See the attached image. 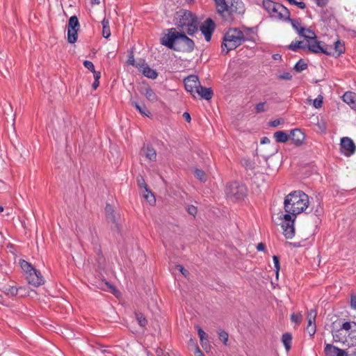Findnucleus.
<instances>
[{
	"instance_id": "5701e85b",
	"label": "nucleus",
	"mask_w": 356,
	"mask_h": 356,
	"mask_svg": "<svg viewBox=\"0 0 356 356\" xmlns=\"http://www.w3.org/2000/svg\"><path fill=\"white\" fill-rule=\"evenodd\" d=\"M299 35L303 37L307 42H309V40H313L316 39V35L315 33L309 29L301 28L299 31Z\"/></svg>"
},
{
	"instance_id": "09e8293b",
	"label": "nucleus",
	"mask_w": 356,
	"mask_h": 356,
	"mask_svg": "<svg viewBox=\"0 0 356 356\" xmlns=\"http://www.w3.org/2000/svg\"><path fill=\"white\" fill-rule=\"evenodd\" d=\"M291 319L293 322L299 324L302 320L301 314H293L291 316Z\"/></svg>"
},
{
	"instance_id": "393cba45",
	"label": "nucleus",
	"mask_w": 356,
	"mask_h": 356,
	"mask_svg": "<svg viewBox=\"0 0 356 356\" xmlns=\"http://www.w3.org/2000/svg\"><path fill=\"white\" fill-rule=\"evenodd\" d=\"M331 51L334 54H332V56H335L336 57L339 56L341 54H343L345 51L344 44L339 40L336 41L334 42V49L332 47Z\"/></svg>"
},
{
	"instance_id": "aec40b11",
	"label": "nucleus",
	"mask_w": 356,
	"mask_h": 356,
	"mask_svg": "<svg viewBox=\"0 0 356 356\" xmlns=\"http://www.w3.org/2000/svg\"><path fill=\"white\" fill-rule=\"evenodd\" d=\"M141 152L150 161H155L156 159V150L149 144L144 145L141 149Z\"/></svg>"
},
{
	"instance_id": "f257e3e1",
	"label": "nucleus",
	"mask_w": 356,
	"mask_h": 356,
	"mask_svg": "<svg viewBox=\"0 0 356 356\" xmlns=\"http://www.w3.org/2000/svg\"><path fill=\"white\" fill-rule=\"evenodd\" d=\"M161 38V44L170 49L184 53H190L194 50L195 42L186 32H179L175 28L166 30Z\"/></svg>"
},
{
	"instance_id": "774afa93",
	"label": "nucleus",
	"mask_w": 356,
	"mask_h": 356,
	"mask_svg": "<svg viewBox=\"0 0 356 356\" xmlns=\"http://www.w3.org/2000/svg\"><path fill=\"white\" fill-rule=\"evenodd\" d=\"M195 356H204L203 353L200 350L198 346H197L195 352Z\"/></svg>"
},
{
	"instance_id": "de8ad7c7",
	"label": "nucleus",
	"mask_w": 356,
	"mask_h": 356,
	"mask_svg": "<svg viewBox=\"0 0 356 356\" xmlns=\"http://www.w3.org/2000/svg\"><path fill=\"white\" fill-rule=\"evenodd\" d=\"M83 65L86 68H87L88 70H90V72H94L95 70V66L93 65V63L91 62V61H89V60H85L83 62Z\"/></svg>"
},
{
	"instance_id": "6e6d98bb",
	"label": "nucleus",
	"mask_w": 356,
	"mask_h": 356,
	"mask_svg": "<svg viewBox=\"0 0 356 356\" xmlns=\"http://www.w3.org/2000/svg\"><path fill=\"white\" fill-rule=\"evenodd\" d=\"M307 332L309 333V334L312 337L314 335L316 331V327H312V325L310 327H307L306 328Z\"/></svg>"
},
{
	"instance_id": "2f4dec72",
	"label": "nucleus",
	"mask_w": 356,
	"mask_h": 356,
	"mask_svg": "<svg viewBox=\"0 0 356 356\" xmlns=\"http://www.w3.org/2000/svg\"><path fill=\"white\" fill-rule=\"evenodd\" d=\"M102 35L105 38H108L111 35L110 27H109V20L106 17L102 22Z\"/></svg>"
},
{
	"instance_id": "7ed1b4c3",
	"label": "nucleus",
	"mask_w": 356,
	"mask_h": 356,
	"mask_svg": "<svg viewBox=\"0 0 356 356\" xmlns=\"http://www.w3.org/2000/svg\"><path fill=\"white\" fill-rule=\"evenodd\" d=\"M284 204L286 213L296 217L308 207L309 197L301 191H295L285 197Z\"/></svg>"
},
{
	"instance_id": "13d9d810",
	"label": "nucleus",
	"mask_w": 356,
	"mask_h": 356,
	"mask_svg": "<svg viewBox=\"0 0 356 356\" xmlns=\"http://www.w3.org/2000/svg\"><path fill=\"white\" fill-rule=\"evenodd\" d=\"M281 123V120L280 119H276L269 122V125L273 127H276L280 125Z\"/></svg>"
},
{
	"instance_id": "f704fd0d",
	"label": "nucleus",
	"mask_w": 356,
	"mask_h": 356,
	"mask_svg": "<svg viewBox=\"0 0 356 356\" xmlns=\"http://www.w3.org/2000/svg\"><path fill=\"white\" fill-rule=\"evenodd\" d=\"M241 164L246 170H253L255 168V163L250 159H243L241 160Z\"/></svg>"
},
{
	"instance_id": "f8f14e48",
	"label": "nucleus",
	"mask_w": 356,
	"mask_h": 356,
	"mask_svg": "<svg viewBox=\"0 0 356 356\" xmlns=\"http://www.w3.org/2000/svg\"><path fill=\"white\" fill-rule=\"evenodd\" d=\"M26 280L29 284L38 287L44 283V280L42 276L40 270L35 269L33 271L28 274Z\"/></svg>"
},
{
	"instance_id": "bf43d9fd",
	"label": "nucleus",
	"mask_w": 356,
	"mask_h": 356,
	"mask_svg": "<svg viewBox=\"0 0 356 356\" xmlns=\"http://www.w3.org/2000/svg\"><path fill=\"white\" fill-rule=\"evenodd\" d=\"M317 6L324 7L327 3V0H315Z\"/></svg>"
},
{
	"instance_id": "ea45409f",
	"label": "nucleus",
	"mask_w": 356,
	"mask_h": 356,
	"mask_svg": "<svg viewBox=\"0 0 356 356\" xmlns=\"http://www.w3.org/2000/svg\"><path fill=\"white\" fill-rule=\"evenodd\" d=\"M282 19L290 22L293 28L299 33V31L302 27H300V23L298 19L290 18V14L289 15V18H283Z\"/></svg>"
},
{
	"instance_id": "0e129e2a",
	"label": "nucleus",
	"mask_w": 356,
	"mask_h": 356,
	"mask_svg": "<svg viewBox=\"0 0 356 356\" xmlns=\"http://www.w3.org/2000/svg\"><path fill=\"white\" fill-rule=\"evenodd\" d=\"M265 248H266V245L263 243H259L257 245V250L258 251H264L265 250Z\"/></svg>"
},
{
	"instance_id": "58836bf2",
	"label": "nucleus",
	"mask_w": 356,
	"mask_h": 356,
	"mask_svg": "<svg viewBox=\"0 0 356 356\" xmlns=\"http://www.w3.org/2000/svg\"><path fill=\"white\" fill-rule=\"evenodd\" d=\"M307 68V64L302 60L300 59L298 62L295 65L293 69L297 72H301L302 71L306 70Z\"/></svg>"
},
{
	"instance_id": "39448f33",
	"label": "nucleus",
	"mask_w": 356,
	"mask_h": 356,
	"mask_svg": "<svg viewBox=\"0 0 356 356\" xmlns=\"http://www.w3.org/2000/svg\"><path fill=\"white\" fill-rule=\"evenodd\" d=\"M245 41L243 31L236 28L229 29L224 35L221 44L222 51L228 54Z\"/></svg>"
},
{
	"instance_id": "49530a36",
	"label": "nucleus",
	"mask_w": 356,
	"mask_h": 356,
	"mask_svg": "<svg viewBox=\"0 0 356 356\" xmlns=\"http://www.w3.org/2000/svg\"><path fill=\"white\" fill-rule=\"evenodd\" d=\"M197 332H198V335L200 337V341L202 343V346L204 347V345H203L204 340V339L207 340V335L200 327L198 328Z\"/></svg>"
},
{
	"instance_id": "c85d7f7f",
	"label": "nucleus",
	"mask_w": 356,
	"mask_h": 356,
	"mask_svg": "<svg viewBox=\"0 0 356 356\" xmlns=\"http://www.w3.org/2000/svg\"><path fill=\"white\" fill-rule=\"evenodd\" d=\"M274 138L277 143H286L289 139V135L283 131H277L274 134Z\"/></svg>"
},
{
	"instance_id": "cd10ccee",
	"label": "nucleus",
	"mask_w": 356,
	"mask_h": 356,
	"mask_svg": "<svg viewBox=\"0 0 356 356\" xmlns=\"http://www.w3.org/2000/svg\"><path fill=\"white\" fill-rule=\"evenodd\" d=\"M292 334L289 332H286L282 336V342L283 343L285 349L289 351L291 348Z\"/></svg>"
},
{
	"instance_id": "4d7b16f0",
	"label": "nucleus",
	"mask_w": 356,
	"mask_h": 356,
	"mask_svg": "<svg viewBox=\"0 0 356 356\" xmlns=\"http://www.w3.org/2000/svg\"><path fill=\"white\" fill-rule=\"evenodd\" d=\"M17 292H18V289L15 286L10 287L8 290V293L13 296H17Z\"/></svg>"
},
{
	"instance_id": "9d476101",
	"label": "nucleus",
	"mask_w": 356,
	"mask_h": 356,
	"mask_svg": "<svg viewBox=\"0 0 356 356\" xmlns=\"http://www.w3.org/2000/svg\"><path fill=\"white\" fill-rule=\"evenodd\" d=\"M184 83L186 90L194 96L193 93L196 92V90L198 89L200 85L198 76L190 75L184 79Z\"/></svg>"
},
{
	"instance_id": "680f3d73",
	"label": "nucleus",
	"mask_w": 356,
	"mask_h": 356,
	"mask_svg": "<svg viewBox=\"0 0 356 356\" xmlns=\"http://www.w3.org/2000/svg\"><path fill=\"white\" fill-rule=\"evenodd\" d=\"M351 307L356 309V296H353L350 299Z\"/></svg>"
},
{
	"instance_id": "f03ea898",
	"label": "nucleus",
	"mask_w": 356,
	"mask_h": 356,
	"mask_svg": "<svg viewBox=\"0 0 356 356\" xmlns=\"http://www.w3.org/2000/svg\"><path fill=\"white\" fill-rule=\"evenodd\" d=\"M218 13L228 22H233L238 16L245 11L241 0H214Z\"/></svg>"
},
{
	"instance_id": "864d4df0",
	"label": "nucleus",
	"mask_w": 356,
	"mask_h": 356,
	"mask_svg": "<svg viewBox=\"0 0 356 356\" xmlns=\"http://www.w3.org/2000/svg\"><path fill=\"white\" fill-rule=\"evenodd\" d=\"M291 78L292 76L289 72H284L279 76V79L284 80H291Z\"/></svg>"
},
{
	"instance_id": "338daca9",
	"label": "nucleus",
	"mask_w": 356,
	"mask_h": 356,
	"mask_svg": "<svg viewBox=\"0 0 356 356\" xmlns=\"http://www.w3.org/2000/svg\"><path fill=\"white\" fill-rule=\"evenodd\" d=\"M106 286H108V288L111 289V292L113 293V294H116V293L118 292V291L115 289V288L110 283L108 282H106Z\"/></svg>"
},
{
	"instance_id": "c756f323",
	"label": "nucleus",
	"mask_w": 356,
	"mask_h": 356,
	"mask_svg": "<svg viewBox=\"0 0 356 356\" xmlns=\"http://www.w3.org/2000/svg\"><path fill=\"white\" fill-rule=\"evenodd\" d=\"M78 31L67 26V41L69 43L73 44L76 42Z\"/></svg>"
},
{
	"instance_id": "2eb2a0df",
	"label": "nucleus",
	"mask_w": 356,
	"mask_h": 356,
	"mask_svg": "<svg viewBox=\"0 0 356 356\" xmlns=\"http://www.w3.org/2000/svg\"><path fill=\"white\" fill-rule=\"evenodd\" d=\"M106 220L109 222H112L113 225L111 226V229L118 232L119 226L116 222L115 216L114 214V210L111 205L107 204L105 207Z\"/></svg>"
},
{
	"instance_id": "b1692460",
	"label": "nucleus",
	"mask_w": 356,
	"mask_h": 356,
	"mask_svg": "<svg viewBox=\"0 0 356 356\" xmlns=\"http://www.w3.org/2000/svg\"><path fill=\"white\" fill-rule=\"evenodd\" d=\"M141 72L145 76L149 79H155L158 76L156 71L152 69L147 65L143 67Z\"/></svg>"
},
{
	"instance_id": "a211bd4d",
	"label": "nucleus",
	"mask_w": 356,
	"mask_h": 356,
	"mask_svg": "<svg viewBox=\"0 0 356 356\" xmlns=\"http://www.w3.org/2000/svg\"><path fill=\"white\" fill-rule=\"evenodd\" d=\"M283 233L286 238H292L295 235L294 221L283 222L282 224Z\"/></svg>"
},
{
	"instance_id": "4468645a",
	"label": "nucleus",
	"mask_w": 356,
	"mask_h": 356,
	"mask_svg": "<svg viewBox=\"0 0 356 356\" xmlns=\"http://www.w3.org/2000/svg\"><path fill=\"white\" fill-rule=\"evenodd\" d=\"M289 138L296 146H300L303 143L305 135L300 129H294L291 131Z\"/></svg>"
},
{
	"instance_id": "20e7f679",
	"label": "nucleus",
	"mask_w": 356,
	"mask_h": 356,
	"mask_svg": "<svg viewBox=\"0 0 356 356\" xmlns=\"http://www.w3.org/2000/svg\"><path fill=\"white\" fill-rule=\"evenodd\" d=\"M175 22L179 29V32H186L189 35H193L198 31V19L195 15L188 10L181 9L177 11L175 16Z\"/></svg>"
},
{
	"instance_id": "4be33fe9",
	"label": "nucleus",
	"mask_w": 356,
	"mask_h": 356,
	"mask_svg": "<svg viewBox=\"0 0 356 356\" xmlns=\"http://www.w3.org/2000/svg\"><path fill=\"white\" fill-rule=\"evenodd\" d=\"M196 92L206 100H209L213 97V90L211 88H208L200 85L198 89L196 90Z\"/></svg>"
},
{
	"instance_id": "f3484780",
	"label": "nucleus",
	"mask_w": 356,
	"mask_h": 356,
	"mask_svg": "<svg viewBox=\"0 0 356 356\" xmlns=\"http://www.w3.org/2000/svg\"><path fill=\"white\" fill-rule=\"evenodd\" d=\"M137 183L138 185L140 188H144L145 189V191L147 193V194L144 195V197L148 200L149 203L155 202L156 200L154 196V195L152 193V192L149 190L147 188V185L145 183V179L143 177H140L137 178Z\"/></svg>"
},
{
	"instance_id": "e433bc0d",
	"label": "nucleus",
	"mask_w": 356,
	"mask_h": 356,
	"mask_svg": "<svg viewBox=\"0 0 356 356\" xmlns=\"http://www.w3.org/2000/svg\"><path fill=\"white\" fill-rule=\"evenodd\" d=\"M194 175L197 179L200 180L202 182H205L207 179V176L206 173L200 169H195L194 171Z\"/></svg>"
},
{
	"instance_id": "9b49d317",
	"label": "nucleus",
	"mask_w": 356,
	"mask_h": 356,
	"mask_svg": "<svg viewBox=\"0 0 356 356\" xmlns=\"http://www.w3.org/2000/svg\"><path fill=\"white\" fill-rule=\"evenodd\" d=\"M340 146L341 149L346 151L344 152L346 156L353 155L356 150V146L353 140L348 137H343L341 139Z\"/></svg>"
},
{
	"instance_id": "603ef678",
	"label": "nucleus",
	"mask_w": 356,
	"mask_h": 356,
	"mask_svg": "<svg viewBox=\"0 0 356 356\" xmlns=\"http://www.w3.org/2000/svg\"><path fill=\"white\" fill-rule=\"evenodd\" d=\"M291 5L297 6L301 9H305L306 8V5L303 1H296V0H293V2L291 3Z\"/></svg>"
},
{
	"instance_id": "69168bd1",
	"label": "nucleus",
	"mask_w": 356,
	"mask_h": 356,
	"mask_svg": "<svg viewBox=\"0 0 356 356\" xmlns=\"http://www.w3.org/2000/svg\"><path fill=\"white\" fill-rule=\"evenodd\" d=\"M183 118H184V120H185L186 121H187L188 122H191V115H190V114H189L188 113H187V112H184V113H183Z\"/></svg>"
},
{
	"instance_id": "ddd939ff",
	"label": "nucleus",
	"mask_w": 356,
	"mask_h": 356,
	"mask_svg": "<svg viewBox=\"0 0 356 356\" xmlns=\"http://www.w3.org/2000/svg\"><path fill=\"white\" fill-rule=\"evenodd\" d=\"M324 353L325 356H348V353L332 344L325 343Z\"/></svg>"
},
{
	"instance_id": "a878e982",
	"label": "nucleus",
	"mask_w": 356,
	"mask_h": 356,
	"mask_svg": "<svg viewBox=\"0 0 356 356\" xmlns=\"http://www.w3.org/2000/svg\"><path fill=\"white\" fill-rule=\"evenodd\" d=\"M353 327L354 328L348 333L346 337L348 339L347 345L350 347L356 346V323L353 324Z\"/></svg>"
},
{
	"instance_id": "e2e57ef3",
	"label": "nucleus",
	"mask_w": 356,
	"mask_h": 356,
	"mask_svg": "<svg viewBox=\"0 0 356 356\" xmlns=\"http://www.w3.org/2000/svg\"><path fill=\"white\" fill-rule=\"evenodd\" d=\"M127 63H128L129 65H135V59H134V55H133V54H130V56H129V58H128Z\"/></svg>"
},
{
	"instance_id": "052dcab7",
	"label": "nucleus",
	"mask_w": 356,
	"mask_h": 356,
	"mask_svg": "<svg viewBox=\"0 0 356 356\" xmlns=\"http://www.w3.org/2000/svg\"><path fill=\"white\" fill-rule=\"evenodd\" d=\"M95 250L97 252V254H98V256L99 257V258H102L103 257L102 249H101V247L99 245H97L95 247Z\"/></svg>"
},
{
	"instance_id": "c03bdc74",
	"label": "nucleus",
	"mask_w": 356,
	"mask_h": 356,
	"mask_svg": "<svg viewBox=\"0 0 356 356\" xmlns=\"http://www.w3.org/2000/svg\"><path fill=\"white\" fill-rule=\"evenodd\" d=\"M273 259L275 268V270H276V275H277V276H278V273H279V270L280 269V258H279L278 256L274 255L273 257Z\"/></svg>"
},
{
	"instance_id": "7c9ffc66",
	"label": "nucleus",
	"mask_w": 356,
	"mask_h": 356,
	"mask_svg": "<svg viewBox=\"0 0 356 356\" xmlns=\"http://www.w3.org/2000/svg\"><path fill=\"white\" fill-rule=\"evenodd\" d=\"M288 49L293 51H298L300 49L307 50V44H305L302 41H295L288 46Z\"/></svg>"
},
{
	"instance_id": "a19ab883",
	"label": "nucleus",
	"mask_w": 356,
	"mask_h": 356,
	"mask_svg": "<svg viewBox=\"0 0 356 356\" xmlns=\"http://www.w3.org/2000/svg\"><path fill=\"white\" fill-rule=\"evenodd\" d=\"M354 323H356L355 322H345L341 325L340 328L342 330H346L348 332H349L350 331H351L353 330V328H354V327H353Z\"/></svg>"
},
{
	"instance_id": "473e14b6",
	"label": "nucleus",
	"mask_w": 356,
	"mask_h": 356,
	"mask_svg": "<svg viewBox=\"0 0 356 356\" xmlns=\"http://www.w3.org/2000/svg\"><path fill=\"white\" fill-rule=\"evenodd\" d=\"M316 311L314 309H311L307 314V321L308 325L307 327H316Z\"/></svg>"
},
{
	"instance_id": "dca6fc26",
	"label": "nucleus",
	"mask_w": 356,
	"mask_h": 356,
	"mask_svg": "<svg viewBox=\"0 0 356 356\" xmlns=\"http://www.w3.org/2000/svg\"><path fill=\"white\" fill-rule=\"evenodd\" d=\"M334 325H335V322L333 323L331 325V327H332L331 333L332 334L333 341L334 342H341L343 344H345V343L347 344L348 339H347L346 334H342V330L341 328L334 330Z\"/></svg>"
},
{
	"instance_id": "c9c22d12",
	"label": "nucleus",
	"mask_w": 356,
	"mask_h": 356,
	"mask_svg": "<svg viewBox=\"0 0 356 356\" xmlns=\"http://www.w3.org/2000/svg\"><path fill=\"white\" fill-rule=\"evenodd\" d=\"M135 315L136 318L140 327H143L147 324V320L146 319L143 314L140 312H136Z\"/></svg>"
},
{
	"instance_id": "1a4fd4ad",
	"label": "nucleus",
	"mask_w": 356,
	"mask_h": 356,
	"mask_svg": "<svg viewBox=\"0 0 356 356\" xmlns=\"http://www.w3.org/2000/svg\"><path fill=\"white\" fill-rule=\"evenodd\" d=\"M200 30L204 35L205 40L209 42L216 29V24L211 18H207L202 25L199 24Z\"/></svg>"
},
{
	"instance_id": "6e6552de",
	"label": "nucleus",
	"mask_w": 356,
	"mask_h": 356,
	"mask_svg": "<svg viewBox=\"0 0 356 356\" xmlns=\"http://www.w3.org/2000/svg\"><path fill=\"white\" fill-rule=\"evenodd\" d=\"M307 50L314 54L322 53L327 56L334 54L332 52V47H328L324 42L318 41L316 39L309 40L307 44Z\"/></svg>"
},
{
	"instance_id": "0eeeda50",
	"label": "nucleus",
	"mask_w": 356,
	"mask_h": 356,
	"mask_svg": "<svg viewBox=\"0 0 356 356\" xmlns=\"http://www.w3.org/2000/svg\"><path fill=\"white\" fill-rule=\"evenodd\" d=\"M247 194L245 186L238 181H233L227 185L226 195L232 201L241 200Z\"/></svg>"
},
{
	"instance_id": "37998d69",
	"label": "nucleus",
	"mask_w": 356,
	"mask_h": 356,
	"mask_svg": "<svg viewBox=\"0 0 356 356\" xmlns=\"http://www.w3.org/2000/svg\"><path fill=\"white\" fill-rule=\"evenodd\" d=\"M322 104H323V97L321 95H318V97L314 100L313 105L315 108H319L322 106Z\"/></svg>"
},
{
	"instance_id": "a18cd8bd",
	"label": "nucleus",
	"mask_w": 356,
	"mask_h": 356,
	"mask_svg": "<svg viewBox=\"0 0 356 356\" xmlns=\"http://www.w3.org/2000/svg\"><path fill=\"white\" fill-rule=\"evenodd\" d=\"M256 113H260L264 112L266 111L265 108V102H260L256 105L255 107Z\"/></svg>"
},
{
	"instance_id": "423d86ee",
	"label": "nucleus",
	"mask_w": 356,
	"mask_h": 356,
	"mask_svg": "<svg viewBox=\"0 0 356 356\" xmlns=\"http://www.w3.org/2000/svg\"><path fill=\"white\" fill-rule=\"evenodd\" d=\"M263 7L271 17L280 19L289 18V10L281 3L271 0H264Z\"/></svg>"
},
{
	"instance_id": "72a5a7b5",
	"label": "nucleus",
	"mask_w": 356,
	"mask_h": 356,
	"mask_svg": "<svg viewBox=\"0 0 356 356\" xmlns=\"http://www.w3.org/2000/svg\"><path fill=\"white\" fill-rule=\"evenodd\" d=\"M67 26L74 29L79 30L80 24L76 15L72 16L68 21Z\"/></svg>"
},
{
	"instance_id": "3c124183",
	"label": "nucleus",
	"mask_w": 356,
	"mask_h": 356,
	"mask_svg": "<svg viewBox=\"0 0 356 356\" xmlns=\"http://www.w3.org/2000/svg\"><path fill=\"white\" fill-rule=\"evenodd\" d=\"M177 269L179 270L183 275H184L185 277H187L188 275H189V272L184 268V267L181 265H177Z\"/></svg>"
},
{
	"instance_id": "4c0bfd02",
	"label": "nucleus",
	"mask_w": 356,
	"mask_h": 356,
	"mask_svg": "<svg viewBox=\"0 0 356 356\" xmlns=\"http://www.w3.org/2000/svg\"><path fill=\"white\" fill-rule=\"evenodd\" d=\"M20 266H21V268L24 270V271H25L28 274H29L30 273L33 271V270L35 269L31 265V264L26 261L25 260L20 261Z\"/></svg>"
},
{
	"instance_id": "5fc2aeb1",
	"label": "nucleus",
	"mask_w": 356,
	"mask_h": 356,
	"mask_svg": "<svg viewBox=\"0 0 356 356\" xmlns=\"http://www.w3.org/2000/svg\"><path fill=\"white\" fill-rule=\"evenodd\" d=\"M187 211L188 213L193 216L197 213V208L193 205L188 206Z\"/></svg>"
},
{
	"instance_id": "8fccbe9b",
	"label": "nucleus",
	"mask_w": 356,
	"mask_h": 356,
	"mask_svg": "<svg viewBox=\"0 0 356 356\" xmlns=\"http://www.w3.org/2000/svg\"><path fill=\"white\" fill-rule=\"evenodd\" d=\"M291 216L292 215L290 213H286V214H284V216H283V220H284L283 222H291V221H295L296 217L293 216V218H292Z\"/></svg>"
},
{
	"instance_id": "6ab92c4d",
	"label": "nucleus",
	"mask_w": 356,
	"mask_h": 356,
	"mask_svg": "<svg viewBox=\"0 0 356 356\" xmlns=\"http://www.w3.org/2000/svg\"><path fill=\"white\" fill-rule=\"evenodd\" d=\"M140 92L151 102H156L158 100V96L155 92L149 86L142 87Z\"/></svg>"
},
{
	"instance_id": "412c9836",
	"label": "nucleus",
	"mask_w": 356,
	"mask_h": 356,
	"mask_svg": "<svg viewBox=\"0 0 356 356\" xmlns=\"http://www.w3.org/2000/svg\"><path fill=\"white\" fill-rule=\"evenodd\" d=\"M344 102L352 108H356V94L353 92H346L342 97Z\"/></svg>"
},
{
	"instance_id": "bb28decb",
	"label": "nucleus",
	"mask_w": 356,
	"mask_h": 356,
	"mask_svg": "<svg viewBox=\"0 0 356 356\" xmlns=\"http://www.w3.org/2000/svg\"><path fill=\"white\" fill-rule=\"evenodd\" d=\"M131 105L137 109L140 113L143 115L149 117L151 115V113L147 109V108L145 105H140L138 102L136 101H131Z\"/></svg>"
},
{
	"instance_id": "79ce46f5",
	"label": "nucleus",
	"mask_w": 356,
	"mask_h": 356,
	"mask_svg": "<svg viewBox=\"0 0 356 356\" xmlns=\"http://www.w3.org/2000/svg\"><path fill=\"white\" fill-rule=\"evenodd\" d=\"M218 336H219V339L223 341V343L225 344H227V341L228 340V334L225 332V331H223V330H220L219 332H218Z\"/></svg>"
}]
</instances>
